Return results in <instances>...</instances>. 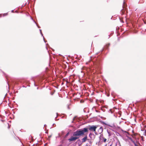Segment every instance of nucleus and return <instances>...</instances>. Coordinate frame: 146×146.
I'll return each mask as SVG.
<instances>
[{
  "label": "nucleus",
  "mask_w": 146,
  "mask_h": 146,
  "mask_svg": "<svg viewBox=\"0 0 146 146\" xmlns=\"http://www.w3.org/2000/svg\"><path fill=\"white\" fill-rule=\"evenodd\" d=\"M87 131L86 129H84L83 130L79 129L77 130L73 133V136H71L70 138L68 139V141L70 142L75 141L79 138L81 135H84V132Z\"/></svg>",
  "instance_id": "obj_1"
},
{
  "label": "nucleus",
  "mask_w": 146,
  "mask_h": 146,
  "mask_svg": "<svg viewBox=\"0 0 146 146\" xmlns=\"http://www.w3.org/2000/svg\"><path fill=\"white\" fill-rule=\"evenodd\" d=\"M84 129H87V131L84 132V135H81V136H83V135L85 136L82 139V142H84L87 140V134H88V129L87 128H84L82 129H79V130H83Z\"/></svg>",
  "instance_id": "obj_2"
},
{
  "label": "nucleus",
  "mask_w": 146,
  "mask_h": 146,
  "mask_svg": "<svg viewBox=\"0 0 146 146\" xmlns=\"http://www.w3.org/2000/svg\"><path fill=\"white\" fill-rule=\"evenodd\" d=\"M97 128V126L94 125L89 126L88 127V130H89L91 131H93L96 132V129Z\"/></svg>",
  "instance_id": "obj_3"
},
{
  "label": "nucleus",
  "mask_w": 146,
  "mask_h": 146,
  "mask_svg": "<svg viewBox=\"0 0 146 146\" xmlns=\"http://www.w3.org/2000/svg\"><path fill=\"white\" fill-rule=\"evenodd\" d=\"M100 139L104 143H106L107 141V139L103 137V135L101 134L100 137Z\"/></svg>",
  "instance_id": "obj_4"
},
{
  "label": "nucleus",
  "mask_w": 146,
  "mask_h": 146,
  "mask_svg": "<svg viewBox=\"0 0 146 146\" xmlns=\"http://www.w3.org/2000/svg\"><path fill=\"white\" fill-rule=\"evenodd\" d=\"M125 7L124 6H123V9H122L121 10V14H122V15H123L125 13Z\"/></svg>",
  "instance_id": "obj_5"
},
{
  "label": "nucleus",
  "mask_w": 146,
  "mask_h": 146,
  "mask_svg": "<svg viewBox=\"0 0 146 146\" xmlns=\"http://www.w3.org/2000/svg\"><path fill=\"white\" fill-rule=\"evenodd\" d=\"M103 131V128L102 127H101L98 130V132L100 134L102 133Z\"/></svg>",
  "instance_id": "obj_6"
},
{
  "label": "nucleus",
  "mask_w": 146,
  "mask_h": 146,
  "mask_svg": "<svg viewBox=\"0 0 146 146\" xmlns=\"http://www.w3.org/2000/svg\"><path fill=\"white\" fill-rule=\"evenodd\" d=\"M133 142L134 144V145L135 146H138L136 144V143H135V142H134V141H133Z\"/></svg>",
  "instance_id": "obj_7"
},
{
  "label": "nucleus",
  "mask_w": 146,
  "mask_h": 146,
  "mask_svg": "<svg viewBox=\"0 0 146 146\" xmlns=\"http://www.w3.org/2000/svg\"><path fill=\"white\" fill-rule=\"evenodd\" d=\"M7 15V13H5V14H3V16H6V15Z\"/></svg>",
  "instance_id": "obj_8"
},
{
  "label": "nucleus",
  "mask_w": 146,
  "mask_h": 146,
  "mask_svg": "<svg viewBox=\"0 0 146 146\" xmlns=\"http://www.w3.org/2000/svg\"><path fill=\"white\" fill-rule=\"evenodd\" d=\"M68 134H69V133H68L66 135V136H68Z\"/></svg>",
  "instance_id": "obj_9"
},
{
  "label": "nucleus",
  "mask_w": 146,
  "mask_h": 146,
  "mask_svg": "<svg viewBox=\"0 0 146 146\" xmlns=\"http://www.w3.org/2000/svg\"><path fill=\"white\" fill-rule=\"evenodd\" d=\"M62 146V145H60L58 146Z\"/></svg>",
  "instance_id": "obj_10"
},
{
  "label": "nucleus",
  "mask_w": 146,
  "mask_h": 146,
  "mask_svg": "<svg viewBox=\"0 0 146 146\" xmlns=\"http://www.w3.org/2000/svg\"><path fill=\"white\" fill-rule=\"evenodd\" d=\"M64 84V83L63 82H62V85H63V84Z\"/></svg>",
  "instance_id": "obj_11"
},
{
  "label": "nucleus",
  "mask_w": 146,
  "mask_h": 146,
  "mask_svg": "<svg viewBox=\"0 0 146 146\" xmlns=\"http://www.w3.org/2000/svg\"><path fill=\"white\" fill-rule=\"evenodd\" d=\"M74 81H72L71 82H73Z\"/></svg>",
  "instance_id": "obj_12"
},
{
  "label": "nucleus",
  "mask_w": 146,
  "mask_h": 146,
  "mask_svg": "<svg viewBox=\"0 0 146 146\" xmlns=\"http://www.w3.org/2000/svg\"><path fill=\"white\" fill-rule=\"evenodd\" d=\"M8 83V85L9 86V83Z\"/></svg>",
  "instance_id": "obj_13"
},
{
  "label": "nucleus",
  "mask_w": 146,
  "mask_h": 146,
  "mask_svg": "<svg viewBox=\"0 0 146 146\" xmlns=\"http://www.w3.org/2000/svg\"><path fill=\"white\" fill-rule=\"evenodd\" d=\"M66 82H68V81H66Z\"/></svg>",
  "instance_id": "obj_14"
}]
</instances>
